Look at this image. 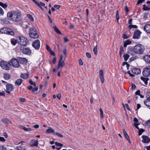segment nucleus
Wrapping results in <instances>:
<instances>
[{
	"mask_svg": "<svg viewBox=\"0 0 150 150\" xmlns=\"http://www.w3.org/2000/svg\"><path fill=\"white\" fill-rule=\"evenodd\" d=\"M25 142L24 141H22L18 144V145L16 147V149L18 150H25Z\"/></svg>",
	"mask_w": 150,
	"mask_h": 150,
	"instance_id": "nucleus-10",
	"label": "nucleus"
},
{
	"mask_svg": "<svg viewBox=\"0 0 150 150\" xmlns=\"http://www.w3.org/2000/svg\"><path fill=\"white\" fill-rule=\"evenodd\" d=\"M30 145L32 146L37 147L38 146V141L35 140L34 139H32L30 142Z\"/></svg>",
	"mask_w": 150,
	"mask_h": 150,
	"instance_id": "nucleus-15",
	"label": "nucleus"
},
{
	"mask_svg": "<svg viewBox=\"0 0 150 150\" xmlns=\"http://www.w3.org/2000/svg\"><path fill=\"white\" fill-rule=\"evenodd\" d=\"M127 73L131 77H134L135 76L134 75L131 74L130 73L129 71H127Z\"/></svg>",
	"mask_w": 150,
	"mask_h": 150,
	"instance_id": "nucleus-54",
	"label": "nucleus"
},
{
	"mask_svg": "<svg viewBox=\"0 0 150 150\" xmlns=\"http://www.w3.org/2000/svg\"><path fill=\"white\" fill-rule=\"evenodd\" d=\"M54 30L57 33L61 35L62 34L61 32L56 27H54Z\"/></svg>",
	"mask_w": 150,
	"mask_h": 150,
	"instance_id": "nucleus-40",
	"label": "nucleus"
},
{
	"mask_svg": "<svg viewBox=\"0 0 150 150\" xmlns=\"http://www.w3.org/2000/svg\"><path fill=\"white\" fill-rule=\"evenodd\" d=\"M29 34L30 36L33 39L37 38L39 37V35L35 28H31L29 31Z\"/></svg>",
	"mask_w": 150,
	"mask_h": 150,
	"instance_id": "nucleus-4",
	"label": "nucleus"
},
{
	"mask_svg": "<svg viewBox=\"0 0 150 150\" xmlns=\"http://www.w3.org/2000/svg\"><path fill=\"white\" fill-rule=\"evenodd\" d=\"M50 52V54L54 56L55 54L54 52L52 51L51 50L49 51Z\"/></svg>",
	"mask_w": 150,
	"mask_h": 150,
	"instance_id": "nucleus-59",
	"label": "nucleus"
},
{
	"mask_svg": "<svg viewBox=\"0 0 150 150\" xmlns=\"http://www.w3.org/2000/svg\"><path fill=\"white\" fill-rule=\"evenodd\" d=\"M144 29L147 33L150 34V24L145 25L144 28Z\"/></svg>",
	"mask_w": 150,
	"mask_h": 150,
	"instance_id": "nucleus-20",
	"label": "nucleus"
},
{
	"mask_svg": "<svg viewBox=\"0 0 150 150\" xmlns=\"http://www.w3.org/2000/svg\"><path fill=\"white\" fill-rule=\"evenodd\" d=\"M10 66L16 68H18L20 67L18 60L16 58H13L9 61Z\"/></svg>",
	"mask_w": 150,
	"mask_h": 150,
	"instance_id": "nucleus-5",
	"label": "nucleus"
},
{
	"mask_svg": "<svg viewBox=\"0 0 150 150\" xmlns=\"http://www.w3.org/2000/svg\"><path fill=\"white\" fill-rule=\"evenodd\" d=\"M93 52L95 55H97L98 52L97 50V45H96V47L94 48L93 49Z\"/></svg>",
	"mask_w": 150,
	"mask_h": 150,
	"instance_id": "nucleus-42",
	"label": "nucleus"
},
{
	"mask_svg": "<svg viewBox=\"0 0 150 150\" xmlns=\"http://www.w3.org/2000/svg\"><path fill=\"white\" fill-rule=\"evenodd\" d=\"M150 124V120H149L147 121L145 123V124L146 125L148 126L149 125V124Z\"/></svg>",
	"mask_w": 150,
	"mask_h": 150,
	"instance_id": "nucleus-58",
	"label": "nucleus"
},
{
	"mask_svg": "<svg viewBox=\"0 0 150 150\" xmlns=\"http://www.w3.org/2000/svg\"><path fill=\"white\" fill-rule=\"evenodd\" d=\"M148 13H144L143 14V18H146L147 17Z\"/></svg>",
	"mask_w": 150,
	"mask_h": 150,
	"instance_id": "nucleus-49",
	"label": "nucleus"
},
{
	"mask_svg": "<svg viewBox=\"0 0 150 150\" xmlns=\"http://www.w3.org/2000/svg\"><path fill=\"white\" fill-rule=\"evenodd\" d=\"M21 52L23 54L30 55L31 53V51L29 48L21 47Z\"/></svg>",
	"mask_w": 150,
	"mask_h": 150,
	"instance_id": "nucleus-9",
	"label": "nucleus"
},
{
	"mask_svg": "<svg viewBox=\"0 0 150 150\" xmlns=\"http://www.w3.org/2000/svg\"><path fill=\"white\" fill-rule=\"evenodd\" d=\"M9 146L6 145H2L1 150H9V149L8 147Z\"/></svg>",
	"mask_w": 150,
	"mask_h": 150,
	"instance_id": "nucleus-30",
	"label": "nucleus"
},
{
	"mask_svg": "<svg viewBox=\"0 0 150 150\" xmlns=\"http://www.w3.org/2000/svg\"><path fill=\"white\" fill-rule=\"evenodd\" d=\"M132 72L134 74L137 75L140 74L141 71L139 69L133 68L132 69Z\"/></svg>",
	"mask_w": 150,
	"mask_h": 150,
	"instance_id": "nucleus-18",
	"label": "nucleus"
},
{
	"mask_svg": "<svg viewBox=\"0 0 150 150\" xmlns=\"http://www.w3.org/2000/svg\"><path fill=\"white\" fill-rule=\"evenodd\" d=\"M129 36L125 33H124L123 36L122 37L124 39H127L128 38Z\"/></svg>",
	"mask_w": 150,
	"mask_h": 150,
	"instance_id": "nucleus-48",
	"label": "nucleus"
},
{
	"mask_svg": "<svg viewBox=\"0 0 150 150\" xmlns=\"http://www.w3.org/2000/svg\"><path fill=\"white\" fill-rule=\"evenodd\" d=\"M142 141L144 143H148L150 142V139L149 137L146 136H142Z\"/></svg>",
	"mask_w": 150,
	"mask_h": 150,
	"instance_id": "nucleus-16",
	"label": "nucleus"
},
{
	"mask_svg": "<svg viewBox=\"0 0 150 150\" xmlns=\"http://www.w3.org/2000/svg\"><path fill=\"white\" fill-rule=\"evenodd\" d=\"M116 18L117 21H118L119 19V12L118 10L116 11Z\"/></svg>",
	"mask_w": 150,
	"mask_h": 150,
	"instance_id": "nucleus-44",
	"label": "nucleus"
},
{
	"mask_svg": "<svg viewBox=\"0 0 150 150\" xmlns=\"http://www.w3.org/2000/svg\"><path fill=\"white\" fill-rule=\"evenodd\" d=\"M123 132L125 137L127 139L129 142L130 143V141L129 136L125 131V130L124 129H123Z\"/></svg>",
	"mask_w": 150,
	"mask_h": 150,
	"instance_id": "nucleus-26",
	"label": "nucleus"
},
{
	"mask_svg": "<svg viewBox=\"0 0 150 150\" xmlns=\"http://www.w3.org/2000/svg\"><path fill=\"white\" fill-rule=\"evenodd\" d=\"M129 29H131L132 28H137L138 27L136 25H129Z\"/></svg>",
	"mask_w": 150,
	"mask_h": 150,
	"instance_id": "nucleus-41",
	"label": "nucleus"
},
{
	"mask_svg": "<svg viewBox=\"0 0 150 150\" xmlns=\"http://www.w3.org/2000/svg\"><path fill=\"white\" fill-rule=\"evenodd\" d=\"M42 10H43V8L41 6H40V5L39 2H38L35 0H32Z\"/></svg>",
	"mask_w": 150,
	"mask_h": 150,
	"instance_id": "nucleus-37",
	"label": "nucleus"
},
{
	"mask_svg": "<svg viewBox=\"0 0 150 150\" xmlns=\"http://www.w3.org/2000/svg\"><path fill=\"white\" fill-rule=\"evenodd\" d=\"M6 140L5 139L4 137H0V141L4 142Z\"/></svg>",
	"mask_w": 150,
	"mask_h": 150,
	"instance_id": "nucleus-52",
	"label": "nucleus"
},
{
	"mask_svg": "<svg viewBox=\"0 0 150 150\" xmlns=\"http://www.w3.org/2000/svg\"><path fill=\"white\" fill-rule=\"evenodd\" d=\"M143 76L145 77H148L150 75V66L145 67L142 73Z\"/></svg>",
	"mask_w": 150,
	"mask_h": 150,
	"instance_id": "nucleus-8",
	"label": "nucleus"
},
{
	"mask_svg": "<svg viewBox=\"0 0 150 150\" xmlns=\"http://www.w3.org/2000/svg\"><path fill=\"white\" fill-rule=\"evenodd\" d=\"M124 52V49L122 46H121L120 48V53H123Z\"/></svg>",
	"mask_w": 150,
	"mask_h": 150,
	"instance_id": "nucleus-46",
	"label": "nucleus"
},
{
	"mask_svg": "<svg viewBox=\"0 0 150 150\" xmlns=\"http://www.w3.org/2000/svg\"><path fill=\"white\" fill-rule=\"evenodd\" d=\"M123 56L125 60L127 61L129 57V55L127 54H124Z\"/></svg>",
	"mask_w": 150,
	"mask_h": 150,
	"instance_id": "nucleus-35",
	"label": "nucleus"
},
{
	"mask_svg": "<svg viewBox=\"0 0 150 150\" xmlns=\"http://www.w3.org/2000/svg\"><path fill=\"white\" fill-rule=\"evenodd\" d=\"M61 97V95L60 93H58L57 95V97L59 99H60Z\"/></svg>",
	"mask_w": 150,
	"mask_h": 150,
	"instance_id": "nucleus-62",
	"label": "nucleus"
},
{
	"mask_svg": "<svg viewBox=\"0 0 150 150\" xmlns=\"http://www.w3.org/2000/svg\"><path fill=\"white\" fill-rule=\"evenodd\" d=\"M7 16L9 20L14 22H18L21 19V13L17 11L9 12L7 13Z\"/></svg>",
	"mask_w": 150,
	"mask_h": 150,
	"instance_id": "nucleus-1",
	"label": "nucleus"
},
{
	"mask_svg": "<svg viewBox=\"0 0 150 150\" xmlns=\"http://www.w3.org/2000/svg\"><path fill=\"white\" fill-rule=\"evenodd\" d=\"M0 6H1L4 9H6L8 5L6 4H4L1 2H0Z\"/></svg>",
	"mask_w": 150,
	"mask_h": 150,
	"instance_id": "nucleus-33",
	"label": "nucleus"
},
{
	"mask_svg": "<svg viewBox=\"0 0 150 150\" xmlns=\"http://www.w3.org/2000/svg\"><path fill=\"white\" fill-rule=\"evenodd\" d=\"M11 77V76L9 74H4V78L6 80L9 79Z\"/></svg>",
	"mask_w": 150,
	"mask_h": 150,
	"instance_id": "nucleus-32",
	"label": "nucleus"
},
{
	"mask_svg": "<svg viewBox=\"0 0 150 150\" xmlns=\"http://www.w3.org/2000/svg\"><path fill=\"white\" fill-rule=\"evenodd\" d=\"M17 40L18 41V44L24 46H25L29 42L26 38L22 36L17 37Z\"/></svg>",
	"mask_w": 150,
	"mask_h": 150,
	"instance_id": "nucleus-3",
	"label": "nucleus"
},
{
	"mask_svg": "<svg viewBox=\"0 0 150 150\" xmlns=\"http://www.w3.org/2000/svg\"><path fill=\"white\" fill-rule=\"evenodd\" d=\"M32 45L36 50H39L40 46L39 40H36L33 42Z\"/></svg>",
	"mask_w": 150,
	"mask_h": 150,
	"instance_id": "nucleus-11",
	"label": "nucleus"
},
{
	"mask_svg": "<svg viewBox=\"0 0 150 150\" xmlns=\"http://www.w3.org/2000/svg\"><path fill=\"white\" fill-rule=\"evenodd\" d=\"M17 59L18 60L19 62L23 64H26L27 62V59L24 58L18 57H17Z\"/></svg>",
	"mask_w": 150,
	"mask_h": 150,
	"instance_id": "nucleus-14",
	"label": "nucleus"
},
{
	"mask_svg": "<svg viewBox=\"0 0 150 150\" xmlns=\"http://www.w3.org/2000/svg\"><path fill=\"white\" fill-rule=\"evenodd\" d=\"M143 9L144 11H149L150 10V8L144 4L143 5Z\"/></svg>",
	"mask_w": 150,
	"mask_h": 150,
	"instance_id": "nucleus-36",
	"label": "nucleus"
},
{
	"mask_svg": "<svg viewBox=\"0 0 150 150\" xmlns=\"http://www.w3.org/2000/svg\"><path fill=\"white\" fill-rule=\"evenodd\" d=\"M144 130L142 129H140L139 130V135H140L142 134V132H144Z\"/></svg>",
	"mask_w": 150,
	"mask_h": 150,
	"instance_id": "nucleus-47",
	"label": "nucleus"
},
{
	"mask_svg": "<svg viewBox=\"0 0 150 150\" xmlns=\"http://www.w3.org/2000/svg\"><path fill=\"white\" fill-rule=\"evenodd\" d=\"M141 32L139 30H137L134 31L133 37L134 39H139L140 38Z\"/></svg>",
	"mask_w": 150,
	"mask_h": 150,
	"instance_id": "nucleus-12",
	"label": "nucleus"
},
{
	"mask_svg": "<svg viewBox=\"0 0 150 150\" xmlns=\"http://www.w3.org/2000/svg\"><path fill=\"white\" fill-rule=\"evenodd\" d=\"M145 105L150 109V97L148 98L144 101Z\"/></svg>",
	"mask_w": 150,
	"mask_h": 150,
	"instance_id": "nucleus-19",
	"label": "nucleus"
},
{
	"mask_svg": "<svg viewBox=\"0 0 150 150\" xmlns=\"http://www.w3.org/2000/svg\"><path fill=\"white\" fill-rule=\"evenodd\" d=\"M65 64L64 61H59L57 67L58 69H59L60 67H63Z\"/></svg>",
	"mask_w": 150,
	"mask_h": 150,
	"instance_id": "nucleus-28",
	"label": "nucleus"
},
{
	"mask_svg": "<svg viewBox=\"0 0 150 150\" xmlns=\"http://www.w3.org/2000/svg\"><path fill=\"white\" fill-rule=\"evenodd\" d=\"M23 82V80L21 79H19L17 80L15 82V85L16 86L20 85Z\"/></svg>",
	"mask_w": 150,
	"mask_h": 150,
	"instance_id": "nucleus-22",
	"label": "nucleus"
},
{
	"mask_svg": "<svg viewBox=\"0 0 150 150\" xmlns=\"http://www.w3.org/2000/svg\"><path fill=\"white\" fill-rule=\"evenodd\" d=\"M11 43L13 45H15L17 43L18 44V42L17 40V37L16 38V39H11Z\"/></svg>",
	"mask_w": 150,
	"mask_h": 150,
	"instance_id": "nucleus-25",
	"label": "nucleus"
},
{
	"mask_svg": "<svg viewBox=\"0 0 150 150\" xmlns=\"http://www.w3.org/2000/svg\"><path fill=\"white\" fill-rule=\"evenodd\" d=\"M27 16L32 21H34V19L31 15L28 14Z\"/></svg>",
	"mask_w": 150,
	"mask_h": 150,
	"instance_id": "nucleus-45",
	"label": "nucleus"
},
{
	"mask_svg": "<svg viewBox=\"0 0 150 150\" xmlns=\"http://www.w3.org/2000/svg\"><path fill=\"white\" fill-rule=\"evenodd\" d=\"M144 0H138L137 2V4H139L142 3Z\"/></svg>",
	"mask_w": 150,
	"mask_h": 150,
	"instance_id": "nucleus-61",
	"label": "nucleus"
},
{
	"mask_svg": "<svg viewBox=\"0 0 150 150\" xmlns=\"http://www.w3.org/2000/svg\"><path fill=\"white\" fill-rule=\"evenodd\" d=\"M141 79L147 85V81L149 80V79L147 78H144L143 77H141Z\"/></svg>",
	"mask_w": 150,
	"mask_h": 150,
	"instance_id": "nucleus-34",
	"label": "nucleus"
},
{
	"mask_svg": "<svg viewBox=\"0 0 150 150\" xmlns=\"http://www.w3.org/2000/svg\"><path fill=\"white\" fill-rule=\"evenodd\" d=\"M86 56H87V57L88 58H90L91 57V55L90 54H89V53L88 52H87L86 53Z\"/></svg>",
	"mask_w": 150,
	"mask_h": 150,
	"instance_id": "nucleus-63",
	"label": "nucleus"
},
{
	"mask_svg": "<svg viewBox=\"0 0 150 150\" xmlns=\"http://www.w3.org/2000/svg\"><path fill=\"white\" fill-rule=\"evenodd\" d=\"M46 48L47 50L48 51H50V50H51L50 47L47 44H46Z\"/></svg>",
	"mask_w": 150,
	"mask_h": 150,
	"instance_id": "nucleus-56",
	"label": "nucleus"
},
{
	"mask_svg": "<svg viewBox=\"0 0 150 150\" xmlns=\"http://www.w3.org/2000/svg\"><path fill=\"white\" fill-rule=\"evenodd\" d=\"M38 87H37L34 88L32 89V92H35L38 90Z\"/></svg>",
	"mask_w": 150,
	"mask_h": 150,
	"instance_id": "nucleus-51",
	"label": "nucleus"
},
{
	"mask_svg": "<svg viewBox=\"0 0 150 150\" xmlns=\"http://www.w3.org/2000/svg\"><path fill=\"white\" fill-rule=\"evenodd\" d=\"M0 32L2 33L12 35H14V33L13 31L8 28H1L0 30Z\"/></svg>",
	"mask_w": 150,
	"mask_h": 150,
	"instance_id": "nucleus-6",
	"label": "nucleus"
},
{
	"mask_svg": "<svg viewBox=\"0 0 150 150\" xmlns=\"http://www.w3.org/2000/svg\"><path fill=\"white\" fill-rule=\"evenodd\" d=\"M29 74L28 73H24L23 74H21V77L24 79H27L29 77Z\"/></svg>",
	"mask_w": 150,
	"mask_h": 150,
	"instance_id": "nucleus-23",
	"label": "nucleus"
},
{
	"mask_svg": "<svg viewBox=\"0 0 150 150\" xmlns=\"http://www.w3.org/2000/svg\"><path fill=\"white\" fill-rule=\"evenodd\" d=\"M52 132L53 133H55L54 131L52 128L50 127L48 129H47L46 131V133H49Z\"/></svg>",
	"mask_w": 150,
	"mask_h": 150,
	"instance_id": "nucleus-29",
	"label": "nucleus"
},
{
	"mask_svg": "<svg viewBox=\"0 0 150 150\" xmlns=\"http://www.w3.org/2000/svg\"><path fill=\"white\" fill-rule=\"evenodd\" d=\"M4 13L3 9L0 7V16H3Z\"/></svg>",
	"mask_w": 150,
	"mask_h": 150,
	"instance_id": "nucleus-43",
	"label": "nucleus"
},
{
	"mask_svg": "<svg viewBox=\"0 0 150 150\" xmlns=\"http://www.w3.org/2000/svg\"><path fill=\"white\" fill-rule=\"evenodd\" d=\"M2 122L6 124H11V121L7 118H4L1 119Z\"/></svg>",
	"mask_w": 150,
	"mask_h": 150,
	"instance_id": "nucleus-24",
	"label": "nucleus"
},
{
	"mask_svg": "<svg viewBox=\"0 0 150 150\" xmlns=\"http://www.w3.org/2000/svg\"><path fill=\"white\" fill-rule=\"evenodd\" d=\"M0 65L1 67L4 70H9L10 69V65L9 62L7 63L6 62L1 61L0 62Z\"/></svg>",
	"mask_w": 150,
	"mask_h": 150,
	"instance_id": "nucleus-7",
	"label": "nucleus"
},
{
	"mask_svg": "<svg viewBox=\"0 0 150 150\" xmlns=\"http://www.w3.org/2000/svg\"><path fill=\"white\" fill-rule=\"evenodd\" d=\"M103 71L102 70H100L99 71V77L100 79L101 82L102 83H103L104 82V76H103Z\"/></svg>",
	"mask_w": 150,
	"mask_h": 150,
	"instance_id": "nucleus-17",
	"label": "nucleus"
},
{
	"mask_svg": "<svg viewBox=\"0 0 150 150\" xmlns=\"http://www.w3.org/2000/svg\"><path fill=\"white\" fill-rule=\"evenodd\" d=\"M144 60L147 63H150V55H147L144 57Z\"/></svg>",
	"mask_w": 150,
	"mask_h": 150,
	"instance_id": "nucleus-21",
	"label": "nucleus"
},
{
	"mask_svg": "<svg viewBox=\"0 0 150 150\" xmlns=\"http://www.w3.org/2000/svg\"><path fill=\"white\" fill-rule=\"evenodd\" d=\"M29 82L30 83L31 85H33L35 86H36V83L34 81H33L31 79H29Z\"/></svg>",
	"mask_w": 150,
	"mask_h": 150,
	"instance_id": "nucleus-38",
	"label": "nucleus"
},
{
	"mask_svg": "<svg viewBox=\"0 0 150 150\" xmlns=\"http://www.w3.org/2000/svg\"><path fill=\"white\" fill-rule=\"evenodd\" d=\"M140 91L139 90H138L135 92V94L136 95H138L139 96V95H140Z\"/></svg>",
	"mask_w": 150,
	"mask_h": 150,
	"instance_id": "nucleus-64",
	"label": "nucleus"
},
{
	"mask_svg": "<svg viewBox=\"0 0 150 150\" xmlns=\"http://www.w3.org/2000/svg\"><path fill=\"white\" fill-rule=\"evenodd\" d=\"M131 43V41L128 40H127L125 42H124V47H127V45L130 44Z\"/></svg>",
	"mask_w": 150,
	"mask_h": 150,
	"instance_id": "nucleus-31",
	"label": "nucleus"
},
{
	"mask_svg": "<svg viewBox=\"0 0 150 150\" xmlns=\"http://www.w3.org/2000/svg\"><path fill=\"white\" fill-rule=\"evenodd\" d=\"M13 89L14 88L11 84L8 83L6 84V91L7 93H10L11 92L13 91Z\"/></svg>",
	"mask_w": 150,
	"mask_h": 150,
	"instance_id": "nucleus-13",
	"label": "nucleus"
},
{
	"mask_svg": "<svg viewBox=\"0 0 150 150\" xmlns=\"http://www.w3.org/2000/svg\"><path fill=\"white\" fill-rule=\"evenodd\" d=\"M55 144L56 146H60L61 147H62L63 146V144H62L57 142H56L55 143Z\"/></svg>",
	"mask_w": 150,
	"mask_h": 150,
	"instance_id": "nucleus-50",
	"label": "nucleus"
},
{
	"mask_svg": "<svg viewBox=\"0 0 150 150\" xmlns=\"http://www.w3.org/2000/svg\"><path fill=\"white\" fill-rule=\"evenodd\" d=\"M53 134L59 137L62 138L63 137V136L62 135L60 134L57 132H55L53 133Z\"/></svg>",
	"mask_w": 150,
	"mask_h": 150,
	"instance_id": "nucleus-39",
	"label": "nucleus"
},
{
	"mask_svg": "<svg viewBox=\"0 0 150 150\" xmlns=\"http://www.w3.org/2000/svg\"><path fill=\"white\" fill-rule=\"evenodd\" d=\"M54 8L58 9L60 8V5H57L55 4L54 5Z\"/></svg>",
	"mask_w": 150,
	"mask_h": 150,
	"instance_id": "nucleus-55",
	"label": "nucleus"
},
{
	"mask_svg": "<svg viewBox=\"0 0 150 150\" xmlns=\"http://www.w3.org/2000/svg\"><path fill=\"white\" fill-rule=\"evenodd\" d=\"M24 130L26 131H31V129L30 128H27L25 127L24 129Z\"/></svg>",
	"mask_w": 150,
	"mask_h": 150,
	"instance_id": "nucleus-53",
	"label": "nucleus"
},
{
	"mask_svg": "<svg viewBox=\"0 0 150 150\" xmlns=\"http://www.w3.org/2000/svg\"><path fill=\"white\" fill-rule=\"evenodd\" d=\"M144 50V47L142 45L138 44L134 47L133 51L136 54H142L143 53Z\"/></svg>",
	"mask_w": 150,
	"mask_h": 150,
	"instance_id": "nucleus-2",
	"label": "nucleus"
},
{
	"mask_svg": "<svg viewBox=\"0 0 150 150\" xmlns=\"http://www.w3.org/2000/svg\"><path fill=\"white\" fill-rule=\"evenodd\" d=\"M79 63L81 65H83V63L81 59H80L79 60Z\"/></svg>",
	"mask_w": 150,
	"mask_h": 150,
	"instance_id": "nucleus-60",
	"label": "nucleus"
},
{
	"mask_svg": "<svg viewBox=\"0 0 150 150\" xmlns=\"http://www.w3.org/2000/svg\"><path fill=\"white\" fill-rule=\"evenodd\" d=\"M131 86L132 89H134L136 88V86L134 84L132 83H131Z\"/></svg>",
	"mask_w": 150,
	"mask_h": 150,
	"instance_id": "nucleus-57",
	"label": "nucleus"
},
{
	"mask_svg": "<svg viewBox=\"0 0 150 150\" xmlns=\"http://www.w3.org/2000/svg\"><path fill=\"white\" fill-rule=\"evenodd\" d=\"M134 121L135 122L134 123V125L136 128H137V129H139V128L138 127V126L139 125V123H137L138 121V119L136 118V117L134 118Z\"/></svg>",
	"mask_w": 150,
	"mask_h": 150,
	"instance_id": "nucleus-27",
	"label": "nucleus"
}]
</instances>
